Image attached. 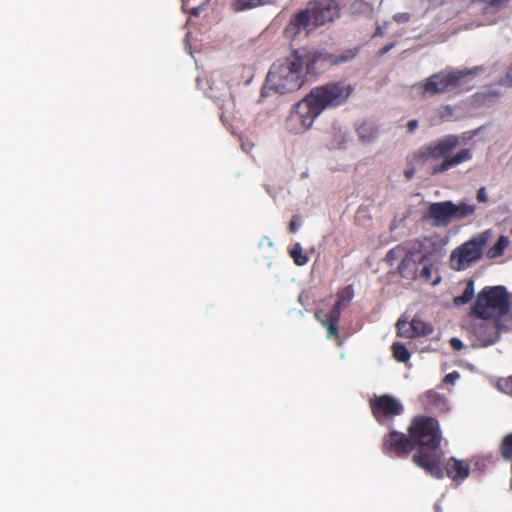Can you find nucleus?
<instances>
[{"label": "nucleus", "mask_w": 512, "mask_h": 512, "mask_svg": "<svg viewBox=\"0 0 512 512\" xmlns=\"http://www.w3.org/2000/svg\"><path fill=\"white\" fill-rule=\"evenodd\" d=\"M408 432L415 448L412 462L430 476L436 479L444 478L441 465L443 436L438 420L426 415L415 416L408 427Z\"/></svg>", "instance_id": "f257e3e1"}, {"label": "nucleus", "mask_w": 512, "mask_h": 512, "mask_svg": "<svg viewBox=\"0 0 512 512\" xmlns=\"http://www.w3.org/2000/svg\"><path fill=\"white\" fill-rule=\"evenodd\" d=\"M459 139L455 135H448L436 142L421 147L415 152L410 160L409 166L405 169L404 175L411 179L417 170L430 164L428 174L438 175L456 167L472 158L470 149H462L455 155H451L458 146Z\"/></svg>", "instance_id": "f03ea898"}, {"label": "nucleus", "mask_w": 512, "mask_h": 512, "mask_svg": "<svg viewBox=\"0 0 512 512\" xmlns=\"http://www.w3.org/2000/svg\"><path fill=\"white\" fill-rule=\"evenodd\" d=\"M441 256V243L432 237H423L396 245L386 253L384 260L389 266H393L400 259L397 266L399 275L408 280H415L418 278L422 263Z\"/></svg>", "instance_id": "7ed1b4c3"}, {"label": "nucleus", "mask_w": 512, "mask_h": 512, "mask_svg": "<svg viewBox=\"0 0 512 512\" xmlns=\"http://www.w3.org/2000/svg\"><path fill=\"white\" fill-rule=\"evenodd\" d=\"M510 307L506 288L503 286L485 287L477 295L472 308L473 313L484 321L475 327V333L488 343H493L496 333V322L487 321L495 315L503 316L508 313Z\"/></svg>", "instance_id": "20e7f679"}, {"label": "nucleus", "mask_w": 512, "mask_h": 512, "mask_svg": "<svg viewBox=\"0 0 512 512\" xmlns=\"http://www.w3.org/2000/svg\"><path fill=\"white\" fill-rule=\"evenodd\" d=\"M306 64L298 50H294L283 63L273 64L266 77V87L279 94L299 90L304 82Z\"/></svg>", "instance_id": "39448f33"}, {"label": "nucleus", "mask_w": 512, "mask_h": 512, "mask_svg": "<svg viewBox=\"0 0 512 512\" xmlns=\"http://www.w3.org/2000/svg\"><path fill=\"white\" fill-rule=\"evenodd\" d=\"M353 92V87L342 81L316 86L306 95L320 115L324 110L344 104Z\"/></svg>", "instance_id": "423d86ee"}, {"label": "nucleus", "mask_w": 512, "mask_h": 512, "mask_svg": "<svg viewBox=\"0 0 512 512\" xmlns=\"http://www.w3.org/2000/svg\"><path fill=\"white\" fill-rule=\"evenodd\" d=\"M476 211L474 204L461 201L454 203L450 200L431 203L424 216V220L432 221L433 226L447 227L453 221H460L472 216Z\"/></svg>", "instance_id": "0eeeda50"}, {"label": "nucleus", "mask_w": 512, "mask_h": 512, "mask_svg": "<svg viewBox=\"0 0 512 512\" xmlns=\"http://www.w3.org/2000/svg\"><path fill=\"white\" fill-rule=\"evenodd\" d=\"M475 74L474 70L440 71L418 83L416 87L423 96H434L455 90L465 85Z\"/></svg>", "instance_id": "6e6552de"}, {"label": "nucleus", "mask_w": 512, "mask_h": 512, "mask_svg": "<svg viewBox=\"0 0 512 512\" xmlns=\"http://www.w3.org/2000/svg\"><path fill=\"white\" fill-rule=\"evenodd\" d=\"M318 116V112L305 96L291 109L285 120L284 128L288 133L293 135L303 134L312 127Z\"/></svg>", "instance_id": "1a4fd4ad"}, {"label": "nucleus", "mask_w": 512, "mask_h": 512, "mask_svg": "<svg viewBox=\"0 0 512 512\" xmlns=\"http://www.w3.org/2000/svg\"><path fill=\"white\" fill-rule=\"evenodd\" d=\"M486 241V232H484L479 237L473 238L459 246L451 254V267L454 270L460 271L468 268L473 262L479 260Z\"/></svg>", "instance_id": "9d476101"}, {"label": "nucleus", "mask_w": 512, "mask_h": 512, "mask_svg": "<svg viewBox=\"0 0 512 512\" xmlns=\"http://www.w3.org/2000/svg\"><path fill=\"white\" fill-rule=\"evenodd\" d=\"M372 415L380 425H390L393 419L403 413V405L392 395L375 396L369 401Z\"/></svg>", "instance_id": "9b49d317"}, {"label": "nucleus", "mask_w": 512, "mask_h": 512, "mask_svg": "<svg viewBox=\"0 0 512 512\" xmlns=\"http://www.w3.org/2000/svg\"><path fill=\"white\" fill-rule=\"evenodd\" d=\"M382 452L389 457L400 459L408 458L412 452L415 453V448L410 434L391 430L383 436Z\"/></svg>", "instance_id": "f8f14e48"}, {"label": "nucleus", "mask_w": 512, "mask_h": 512, "mask_svg": "<svg viewBox=\"0 0 512 512\" xmlns=\"http://www.w3.org/2000/svg\"><path fill=\"white\" fill-rule=\"evenodd\" d=\"M307 8L310 10L314 28L333 22L340 16V6L336 0H313L308 2Z\"/></svg>", "instance_id": "ddd939ff"}, {"label": "nucleus", "mask_w": 512, "mask_h": 512, "mask_svg": "<svg viewBox=\"0 0 512 512\" xmlns=\"http://www.w3.org/2000/svg\"><path fill=\"white\" fill-rule=\"evenodd\" d=\"M314 29L310 10L306 7L292 15L284 28L283 34L285 38L294 40L302 32L308 35Z\"/></svg>", "instance_id": "4468645a"}, {"label": "nucleus", "mask_w": 512, "mask_h": 512, "mask_svg": "<svg viewBox=\"0 0 512 512\" xmlns=\"http://www.w3.org/2000/svg\"><path fill=\"white\" fill-rule=\"evenodd\" d=\"M302 58L306 64V72H314L315 69L335 66L334 53L328 51L310 50L307 48L299 49Z\"/></svg>", "instance_id": "2eb2a0df"}, {"label": "nucleus", "mask_w": 512, "mask_h": 512, "mask_svg": "<svg viewBox=\"0 0 512 512\" xmlns=\"http://www.w3.org/2000/svg\"><path fill=\"white\" fill-rule=\"evenodd\" d=\"M397 335L404 338H416L428 336L433 332V327L420 318L414 317L410 323L399 319L397 324Z\"/></svg>", "instance_id": "dca6fc26"}, {"label": "nucleus", "mask_w": 512, "mask_h": 512, "mask_svg": "<svg viewBox=\"0 0 512 512\" xmlns=\"http://www.w3.org/2000/svg\"><path fill=\"white\" fill-rule=\"evenodd\" d=\"M444 477L447 476L453 481L464 480L469 476L470 466L467 462L451 457L447 460L444 468Z\"/></svg>", "instance_id": "f3484780"}, {"label": "nucleus", "mask_w": 512, "mask_h": 512, "mask_svg": "<svg viewBox=\"0 0 512 512\" xmlns=\"http://www.w3.org/2000/svg\"><path fill=\"white\" fill-rule=\"evenodd\" d=\"M337 309L338 308H331L329 313L326 314L324 318L321 317V312L317 311L315 313V317L328 330V338H334L337 341L338 345H341L340 335L338 332V323L341 314L338 312Z\"/></svg>", "instance_id": "a211bd4d"}, {"label": "nucleus", "mask_w": 512, "mask_h": 512, "mask_svg": "<svg viewBox=\"0 0 512 512\" xmlns=\"http://www.w3.org/2000/svg\"><path fill=\"white\" fill-rule=\"evenodd\" d=\"M422 407L427 411H444L446 400L438 392L428 390L419 397Z\"/></svg>", "instance_id": "6ab92c4d"}, {"label": "nucleus", "mask_w": 512, "mask_h": 512, "mask_svg": "<svg viewBox=\"0 0 512 512\" xmlns=\"http://www.w3.org/2000/svg\"><path fill=\"white\" fill-rule=\"evenodd\" d=\"M359 53V49L357 47L348 48L341 51L334 52V64L341 65L348 63L356 58Z\"/></svg>", "instance_id": "aec40b11"}, {"label": "nucleus", "mask_w": 512, "mask_h": 512, "mask_svg": "<svg viewBox=\"0 0 512 512\" xmlns=\"http://www.w3.org/2000/svg\"><path fill=\"white\" fill-rule=\"evenodd\" d=\"M509 243L507 236H500L497 242L487 251V256L491 259L502 256Z\"/></svg>", "instance_id": "412c9836"}, {"label": "nucleus", "mask_w": 512, "mask_h": 512, "mask_svg": "<svg viewBox=\"0 0 512 512\" xmlns=\"http://www.w3.org/2000/svg\"><path fill=\"white\" fill-rule=\"evenodd\" d=\"M435 259L429 260V262L422 263V268H419L418 278L422 279L425 282H430L433 285H436L440 281V277L436 279H432V270H433V261Z\"/></svg>", "instance_id": "4be33fe9"}, {"label": "nucleus", "mask_w": 512, "mask_h": 512, "mask_svg": "<svg viewBox=\"0 0 512 512\" xmlns=\"http://www.w3.org/2000/svg\"><path fill=\"white\" fill-rule=\"evenodd\" d=\"M353 298V289L351 286H347L337 294V301L332 308H338V312L341 314V309L345 307Z\"/></svg>", "instance_id": "5701e85b"}, {"label": "nucleus", "mask_w": 512, "mask_h": 512, "mask_svg": "<svg viewBox=\"0 0 512 512\" xmlns=\"http://www.w3.org/2000/svg\"><path fill=\"white\" fill-rule=\"evenodd\" d=\"M289 254L297 266H303L309 261V257L303 251L300 243H295L290 249Z\"/></svg>", "instance_id": "b1692460"}, {"label": "nucleus", "mask_w": 512, "mask_h": 512, "mask_svg": "<svg viewBox=\"0 0 512 512\" xmlns=\"http://www.w3.org/2000/svg\"><path fill=\"white\" fill-rule=\"evenodd\" d=\"M392 353H393V357L398 361V362H401V363H405L407 362L409 359H410V352L409 350L407 349V347L400 343V342H395L393 343L392 345Z\"/></svg>", "instance_id": "393cba45"}, {"label": "nucleus", "mask_w": 512, "mask_h": 512, "mask_svg": "<svg viewBox=\"0 0 512 512\" xmlns=\"http://www.w3.org/2000/svg\"><path fill=\"white\" fill-rule=\"evenodd\" d=\"M261 6V0H235L232 4L233 10L240 12Z\"/></svg>", "instance_id": "a878e982"}, {"label": "nucleus", "mask_w": 512, "mask_h": 512, "mask_svg": "<svg viewBox=\"0 0 512 512\" xmlns=\"http://www.w3.org/2000/svg\"><path fill=\"white\" fill-rule=\"evenodd\" d=\"M474 296V287H473V283L472 282H469L466 286V288L464 289L463 293L461 296L455 298V303L456 304H466L468 303L469 301H471V299L473 298Z\"/></svg>", "instance_id": "bb28decb"}, {"label": "nucleus", "mask_w": 512, "mask_h": 512, "mask_svg": "<svg viewBox=\"0 0 512 512\" xmlns=\"http://www.w3.org/2000/svg\"><path fill=\"white\" fill-rule=\"evenodd\" d=\"M351 9L353 12H368L372 10V7L369 3L363 0H356L352 3Z\"/></svg>", "instance_id": "cd10ccee"}, {"label": "nucleus", "mask_w": 512, "mask_h": 512, "mask_svg": "<svg viewBox=\"0 0 512 512\" xmlns=\"http://www.w3.org/2000/svg\"><path fill=\"white\" fill-rule=\"evenodd\" d=\"M480 2L495 8L505 7L510 0H479Z\"/></svg>", "instance_id": "c85d7f7f"}, {"label": "nucleus", "mask_w": 512, "mask_h": 512, "mask_svg": "<svg viewBox=\"0 0 512 512\" xmlns=\"http://www.w3.org/2000/svg\"><path fill=\"white\" fill-rule=\"evenodd\" d=\"M501 389L512 396V375L505 379L501 384Z\"/></svg>", "instance_id": "c756f323"}, {"label": "nucleus", "mask_w": 512, "mask_h": 512, "mask_svg": "<svg viewBox=\"0 0 512 512\" xmlns=\"http://www.w3.org/2000/svg\"><path fill=\"white\" fill-rule=\"evenodd\" d=\"M501 83L506 86H512V63L507 68V71Z\"/></svg>", "instance_id": "7c9ffc66"}, {"label": "nucleus", "mask_w": 512, "mask_h": 512, "mask_svg": "<svg viewBox=\"0 0 512 512\" xmlns=\"http://www.w3.org/2000/svg\"><path fill=\"white\" fill-rule=\"evenodd\" d=\"M460 375L457 371H453L451 373H448L445 377L443 382L446 384H454L458 379Z\"/></svg>", "instance_id": "2f4dec72"}, {"label": "nucleus", "mask_w": 512, "mask_h": 512, "mask_svg": "<svg viewBox=\"0 0 512 512\" xmlns=\"http://www.w3.org/2000/svg\"><path fill=\"white\" fill-rule=\"evenodd\" d=\"M393 18L397 23H406L410 20V14L409 13H397L394 15Z\"/></svg>", "instance_id": "473e14b6"}, {"label": "nucleus", "mask_w": 512, "mask_h": 512, "mask_svg": "<svg viewBox=\"0 0 512 512\" xmlns=\"http://www.w3.org/2000/svg\"><path fill=\"white\" fill-rule=\"evenodd\" d=\"M477 200L479 202H486L487 201V194L484 187H481L477 192Z\"/></svg>", "instance_id": "72a5a7b5"}, {"label": "nucleus", "mask_w": 512, "mask_h": 512, "mask_svg": "<svg viewBox=\"0 0 512 512\" xmlns=\"http://www.w3.org/2000/svg\"><path fill=\"white\" fill-rule=\"evenodd\" d=\"M418 127V121L417 120H410L407 123V129L410 133L414 132Z\"/></svg>", "instance_id": "f704fd0d"}, {"label": "nucleus", "mask_w": 512, "mask_h": 512, "mask_svg": "<svg viewBox=\"0 0 512 512\" xmlns=\"http://www.w3.org/2000/svg\"><path fill=\"white\" fill-rule=\"evenodd\" d=\"M450 343L451 346L456 350H460L463 347L461 340H459L458 338H452Z\"/></svg>", "instance_id": "c9c22d12"}, {"label": "nucleus", "mask_w": 512, "mask_h": 512, "mask_svg": "<svg viewBox=\"0 0 512 512\" xmlns=\"http://www.w3.org/2000/svg\"><path fill=\"white\" fill-rule=\"evenodd\" d=\"M297 230H298V224H297V222H296V217H294V218L290 221V223H289V231H290L291 233H296V232H297Z\"/></svg>", "instance_id": "e433bc0d"}, {"label": "nucleus", "mask_w": 512, "mask_h": 512, "mask_svg": "<svg viewBox=\"0 0 512 512\" xmlns=\"http://www.w3.org/2000/svg\"><path fill=\"white\" fill-rule=\"evenodd\" d=\"M279 0H261V6L263 5H274L277 4Z\"/></svg>", "instance_id": "4c0bfd02"}, {"label": "nucleus", "mask_w": 512, "mask_h": 512, "mask_svg": "<svg viewBox=\"0 0 512 512\" xmlns=\"http://www.w3.org/2000/svg\"><path fill=\"white\" fill-rule=\"evenodd\" d=\"M392 46H393L392 44H391V45L384 46V47L379 51V53H380L381 55H384L385 53H387V52L392 48Z\"/></svg>", "instance_id": "58836bf2"}, {"label": "nucleus", "mask_w": 512, "mask_h": 512, "mask_svg": "<svg viewBox=\"0 0 512 512\" xmlns=\"http://www.w3.org/2000/svg\"><path fill=\"white\" fill-rule=\"evenodd\" d=\"M376 35H382V31H381V28H380V27H378V28L376 29L375 36H376Z\"/></svg>", "instance_id": "ea45409f"}, {"label": "nucleus", "mask_w": 512, "mask_h": 512, "mask_svg": "<svg viewBox=\"0 0 512 512\" xmlns=\"http://www.w3.org/2000/svg\"><path fill=\"white\" fill-rule=\"evenodd\" d=\"M220 119H221L222 121H224V116H223V114H221Z\"/></svg>", "instance_id": "a19ab883"}]
</instances>
